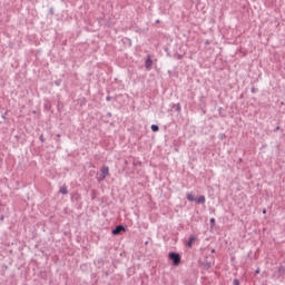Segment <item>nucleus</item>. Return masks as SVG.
Returning a JSON list of instances; mask_svg holds the SVG:
<instances>
[{
	"instance_id": "nucleus-1",
	"label": "nucleus",
	"mask_w": 285,
	"mask_h": 285,
	"mask_svg": "<svg viewBox=\"0 0 285 285\" xmlns=\"http://www.w3.org/2000/svg\"><path fill=\"white\" fill-rule=\"evenodd\" d=\"M199 263L205 271H208V268H210L213 264H215V258L213 257V255L205 256L203 259L199 261Z\"/></svg>"
},
{
	"instance_id": "nucleus-2",
	"label": "nucleus",
	"mask_w": 285,
	"mask_h": 285,
	"mask_svg": "<svg viewBox=\"0 0 285 285\" xmlns=\"http://www.w3.org/2000/svg\"><path fill=\"white\" fill-rule=\"evenodd\" d=\"M169 259H171L174 266H179L181 264V255L175 252H170L168 255Z\"/></svg>"
},
{
	"instance_id": "nucleus-3",
	"label": "nucleus",
	"mask_w": 285,
	"mask_h": 285,
	"mask_svg": "<svg viewBox=\"0 0 285 285\" xmlns=\"http://www.w3.org/2000/svg\"><path fill=\"white\" fill-rule=\"evenodd\" d=\"M121 233H126V226L117 225L115 229L111 230V235H120Z\"/></svg>"
},
{
	"instance_id": "nucleus-4",
	"label": "nucleus",
	"mask_w": 285,
	"mask_h": 285,
	"mask_svg": "<svg viewBox=\"0 0 285 285\" xmlns=\"http://www.w3.org/2000/svg\"><path fill=\"white\" fill-rule=\"evenodd\" d=\"M100 173H101V179H106V177L110 175V169L107 166H104L101 167Z\"/></svg>"
},
{
	"instance_id": "nucleus-5",
	"label": "nucleus",
	"mask_w": 285,
	"mask_h": 285,
	"mask_svg": "<svg viewBox=\"0 0 285 285\" xmlns=\"http://www.w3.org/2000/svg\"><path fill=\"white\" fill-rule=\"evenodd\" d=\"M145 68H146V70H151L153 69V59H150V56H148L146 61H145Z\"/></svg>"
},
{
	"instance_id": "nucleus-6",
	"label": "nucleus",
	"mask_w": 285,
	"mask_h": 285,
	"mask_svg": "<svg viewBox=\"0 0 285 285\" xmlns=\"http://www.w3.org/2000/svg\"><path fill=\"white\" fill-rule=\"evenodd\" d=\"M196 204H206V197L199 196L198 198H195Z\"/></svg>"
},
{
	"instance_id": "nucleus-7",
	"label": "nucleus",
	"mask_w": 285,
	"mask_h": 285,
	"mask_svg": "<svg viewBox=\"0 0 285 285\" xmlns=\"http://www.w3.org/2000/svg\"><path fill=\"white\" fill-rule=\"evenodd\" d=\"M59 193H61V195H68V187L66 185H62L59 189Z\"/></svg>"
},
{
	"instance_id": "nucleus-8",
	"label": "nucleus",
	"mask_w": 285,
	"mask_h": 285,
	"mask_svg": "<svg viewBox=\"0 0 285 285\" xmlns=\"http://www.w3.org/2000/svg\"><path fill=\"white\" fill-rule=\"evenodd\" d=\"M195 239H197L195 236H190V237H189V240H188V243H187V247H188V248H191V247H193V242H195Z\"/></svg>"
},
{
	"instance_id": "nucleus-9",
	"label": "nucleus",
	"mask_w": 285,
	"mask_h": 285,
	"mask_svg": "<svg viewBox=\"0 0 285 285\" xmlns=\"http://www.w3.org/2000/svg\"><path fill=\"white\" fill-rule=\"evenodd\" d=\"M151 130H153V132H159V126L151 125Z\"/></svg>"
},
{
	"instance_id": "nucleus-10",
	"label": "nucleus",
	"mask_w": 285,
	"mask_h": 285,
	"mask_svg": "<svg viewBox=\"0 0 285 285\" xmlns=\"http://www.w3.org/2000/svg\"><path fill=\"white\" fill-rule=\"evenodd\" d=\"M187 199L188 202H195V196H193V194H187Z\"/></svg>"
},
{
	"instance_id": "nucleus-11",
	"label": "nucleus",
	"mask_w": 285,
	"mask_h": 285,
	"mask_svg": "<svg viewBox=\"0 0 285 285\" xmlns=\"http://www.w3.org/2000/svg\"><path fill=\"white\" fill-rule=\"evenodd\" d=\"M233 285H239V279H234Z\"/></svg>"
},
{
	"instance_id": "nucleus-12",
	"label": "nucleus",
	"mask_w": 285,
	"mask_h": 285,
	"mask_svg": "<svg viewBox=\"0 0 285 285\" xmlns=\"http://www.w3.org/2000/svg\"><path fill=\"white\" fill-rule=\"evenodd\" d=\"M40 141H42V144L43 141H46V138L43 137V135H40Z\"/></svg>"
},
{
	"instance_id": "nucleus-13",
	"label": "nucleus",
	"mask_w": 285,
	"mask_h": 285,
	"mask_svg": "<svg viewBox=\"0 0 285 285\" xmlns=\"http://www.w3.org/2000/svg\"><path fill=\"white\" fill-rule=\"evenodd\" d=\"M210 224H212V226H214L215 225V218H210Z\"/></svg>"
},
{
	"instance_id": "nucleus-14",
	"label": "nucleus",
	"mask_w": 285,
	"mask_h": 285,
	"mask_svg": "<svg viewBox=\"0 0 285 285\" xmlns=\"http://www.w3.org/2000/svg\"><path fill=\"white\" fill-rule=\"evenodd\" d=\"M56 86H61V80H56Z\"/></svg>"
},
{
	"instance_id": "nucleus-15",
	"label": "nucleus",
	"mask_w": 285,
	"mask_h": 285,
	"mask_svg": "<svg viewBox=\"0 0 285 285\" xmlns=\"http://www.w3.org/2000/svg\"><path fill=\"white\" fill-rule=\"evenodd\" d=\"M224 110H225L224 108H220L219 109V115H222V112H224Z\"/></svg>"
},
{
	"instance_id": "nucleus-16",
	"label": "nucleus",
	"mask_w": 285,
	"mask_h": 285,
	"mask_svg": "<svg viewBox=\"0 0 285 285\" xmlns=\"http://www.w3.org/2000/svg\"><path fill=\"white\" fill-rule=\"evenodd\" d=\"M277 130H279V126H277V127L275 128V132H277Z\"/></svg>"
},
{
	"instance_id": "nucleus-17",
	"label": "nucleus",
	"mask_w": 285,
	"mask_h": 285,
	"mask_svg": "<svg viewBox=\"0 0 285 285\" xmlns=\"http://www.w3.org/2000/svg\"><path fill=\"white\" fill-rule=\"evenodd\" d=\"M263 213L266 214V209H264Z\"/></svg>"
},
{
	"instance_id": "nucleus-18",
	"label": "nucleus",
	"mask_w": 285,
	"mask_h": 285,
	"mask_svg": "<svg viewBox=\"0 0 285 285\" xmlns=\"http://www.w3.org/2000/svg\"><path fill=\"white\" fill-rule=\"evenodd\" d=\"M259 273V269H256V274Z\"/></svg>"
},
{
	"instance_id": "nucleus-19",
	"label": "nucleus",
	"mask_w": 285,
	"mask_h": 285,
	"mask_svg": "<svg viewBox=\"0 0 285 285\" xmlns=\"http://www.w3.org/2000/svg\"><path fill=\"white\" fill-rule=\"evenodd\" d=\"M212 253H215V249H212Z\"/></svg>"
},
{
	"instance_id": "nucleus-20",
	"label": "nucleus",
	"mask_w": 285,
	"mask_h": 285,
	"mask_svg": "<svg viewBox=\"0 0 285 285\" xmlns=\"http://www.w3.org/2000/svg\"><path fill=\"white\" fill-rule=\"evenodd\" d=\"M178 112H179V108H177Z\"/></svg>"
}]
</instances>
